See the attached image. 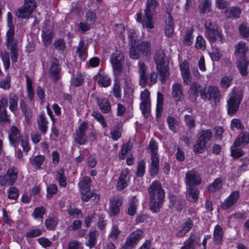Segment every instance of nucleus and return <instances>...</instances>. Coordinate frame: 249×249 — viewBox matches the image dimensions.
Here are the masks:
<instances>
[{
  "label": "nucleus",
  "mask_w": 249,
  "mask_h": 249,
  "mask_svg": "<svg viewBox=\"0 0 249 249\" xmlns=\"http://www.w3.org/2000/svg\"><path fill=\"white\" fill-rule=\"evenodd\" d=\"M97 104L101 112L108 113L111 110V105L108 100L106 98L97 99Z\"/></svg>",
  "instance_id": "obj_39"
},
{
  "label": "nucleus",
  "mask_w": 249,
  "mask_h": 249,
  "mask_svg": "<svg viewBox=\"0 0 249 249\" xmlns=\"http://www.w3.org/2000/svg\"><path fill=\"white\" fill-rule=\"evenodd\" d=\"M169 208H174L178 212H180L183 210L185 201L183 198H178L175 195L171 194L169 196Z\"/></svg>",
  "instance_id": "obj_22"
},
{
  "label": "nucleus",
  "mask_w": 249,
  "mask_h": 249,
  "mask_svg": "<svg viewBox=\"0 0 249 249\" xmlns=\"http://www.w3.org/2000/svg\"><path fill=\"white\" fill-rule=\"evenodd\" d=\"M8 27V30L6 34L5 46L9 50L11 59L13 63L18 61V41L15 39V25Z\"/></svg>",
  "instance_id": "obj_6"
},
{
  "label": "nucleus",
  "mask_w": 249,
  "mask_h": 249,
  "mask_svg": "<svg viewBox=\"0 0 249 249\" xmlns=\"http://www.w3.org/2000/svg\"><path fill=\"white\" fill-rule=\"evenodd\" d=\"M144 232L140 229H137L131 232L126 238L122 247L124 249H133L136 247L139 242L144 237Z\"/></svg>",
  "instance_id": "obj_12"
},
{
  "label": "nucleus",
  "mask_w": 249,
  "mask_h": 249,
  "mask_svg": "<svg viewBox=\"0 0 249 249\" xmlns=\"http://www.w3.org/2000/svg\"><path fill=\"white\" fill-rule=\"evenodd\" d=\"M37 124L40 131L43 134H45L47 131L48 122L44 111L40 113Z\"/></svg>",
  "instance_id": "obj_34"
},
{
  "label": "nucleus",
  "mask_w": 249,
  "mask_h": 249,
  "mask_svg": "<svg viewBox=\"0 0 249 249\" xmlns=\"http://www.w3.org/2000/svg\"><path fill=\"white\" fill-rule=\"evenodd\" d=\"M240 197V191L236 190L232 192L220 204L221 208L223 210H227L233 206L235 205L238 202Z\"/></svg>",
  "instance_id": "obj_20"
},
{
  "label": "nucleus",
  "mask_w": 249,
  "mask_h": 249,
  "mask_svg": "<svg viewBox=\"0 0 249 249\" xmlns=\"http://www.w3.org/2000/svg\"><path fill=\"white\" fill-rule=\"evenodd\" d=\"M132 149V145L129 141L125 144H124L120 151L119 152L118 157L120 160H123L125 159L127 154Z\"/></svg>",
  "instance_id": "obj_46"
},
{
  "label": "nucleus",
  "mask_w": 249,
  "mask_h": 249,
  "mask_svg": "<svg viewBox=\"0 0 249 249\" xmlns=\"http://www.w3.org/2000/svg\"><path fill=\"white\" fill-rule=\"evenodd\" d=\"M193 33V29H191L187 31L183 40V44L185 46H189L193 44V39L194 37Z\"/></svg>",
  "instance_id": "obj_56"
},
{
  "label": "nucleus",
  "mask_w": 249,
  "mask_h": 249,
  "mask_svg": "<svg viewBox=\"0 0 249 249\" xmlns=\"http://www.w3.org/2000/svg\"><path fill=\"white\" fill-rule=\"evenodd\" d=\"M45 226L47 230L49 231H54L58 224L57 218L54 216H49L45 220Z\"/></svg>",
  "instance_id": "obj_47"
},
{
  "label": "nucleus",
  "mask_w": 249,
  "mask_h": 249,
  "mask_svg": "<svg viewBox=\"0 0 249 249\" xmlns=\"http://www.w3.org/2000/svg\"><path fill=\"white\" fill-rule=\"evenodd\" d=\"M55 179L58 182L59 186L64 188L67 186V177L65 176V170L63 168H59L57 170Z\"/></svg>",
  "instance_id": "obj_38"
},
{
  "label": "nucleus",
  "mask_w": 249,
  "mask_h": 249,
  "mask_svg": "<svg viewBox=\"0 0 249 249\" xmlns=\"http://www.w3.org/2000/svg\"><path fill=\"white\" fill-rule=\"evenodd\" d=\"M46 213V209L43 206L35 208L32 215L36 220H43V216Z\"/></svg>",
  "instance_id": "obj_50"
},
{
  "label": "nucleus",
  "mask_w": 249,
  "mask_h": 249,
  "mask_svg": "<svg viewBox=\"0 0 249 249\" xmlns=\"http://www.w3.org/2000/svg\"><path fill=\"white\" fill-rule=\"evenodd\" d=\"M129 172L128 170L123 171L118 178L117 181V189L119 191H123L126 188L128 185V182L130 178L128 176Z\"/></svg>",
  "instance_id": "obj_23"
},
{
  "label": "nucleus",
  "mask_w": 249,
  "mask_h": 249,
  "mask_svg": "<svg viewBox=\"0 0 249 249\" xmlns=\"http://www.w3.org/2000/svg\"><path fill=\"white\" fill-rule=\"evenodd\" d=\"M241 13L240 9L236 6L228 7L226 9L224 14L228 18H238Z\"/></svg>",
  "instance_id": "obj_33"
},
{
  "label": "nucleus",
  "mask_w": 249,
  "mask_h": 249,
  "mask_svg": "<svg viewBox=\"0 0 249 249\" xmlns=\"http://www.w3.org/2000/svg\"><path fill=\"white\" fill-rule=\"evenodd\" d=\"M248 51L245 42L240 41L238 43L235 53L237 58L236 65L239 73L243 76H246L248 73L247 70L249 65V57L247 56Z\"/></svg>",
  "instance_id": "obj_3"
},
{
  "label": "nucleus",
  "mask_w": 249,
  "mask_h": 249,
  "mask_svg": "<svg viewBox=\"0 0 249 249\" xmlns=\"http://www.w3.org/2000/svg\"><path fill=\"white\" fill-rule=\"evenodd\" d=\"M202 89H201V85L197 82H194L190 85L188 90L189 98L190 101L195 103L196 102L199 93L201 96V92Z\"/></svg>",
  "instance_id": "obj_21"
},
{
  "label": "nucleus",
  "mask_w": 249,
  "mask_h": 249,
  "mask_svg": "<svg viewBox=\"0 0 249 249\" xmlns=\"http://www.w3.org/2000/svg\"><path fill=\"white\" fill-rule=\"evenodd\" d=\"M98 232L96 230L90 231L88 236V240L85 242V245L89 249L94 248L97 244V234Z\"/></svg>",
  "instance_id": "obj_40"
},
{
  "label": "nucleus",
  "mask_w": 249,
  "mask_h": 249,
  "mask_svg": "<svg viewBox=\"0 0 249 249\" xmlns=\"http://www.w3.org/2000/svg\"><path fill=\"white\" fill-rule=\"evenodd\" d=\"M224 232L223 229L219 225H216L213 233V241L215 245H221L223 243Z\"/></svg>",
  "instance_id": "obj_28"
},
{
  "label": "nucleus",
  "mask_w": 249,
  "mask_h": 249,
  "mask_svg": "<svg viewBox=\"0 0 249 249\" xmlns=\"http://www.w3.org/2000/svg\"><path fill=\"white\" fill-rule=\"evenodd\" d=\"M213 134L211 129L202 130L197 134L196 144L193 146V150L196 154L203 153L209 148Z\"/></svg>",
  "instance_id": "obj_5"
},
{
  "label": "nucleus",
  "mask_w": 249,
  "mask_h": 249,
  "mask_svg": "<svg viewBox=\"0 0 249 249\" xmlns=\"http://www.w3.org/2000/svg\"><path fill=\"white\" fill-rule=\"evenodd\" d=\"M18 173V169L17 167H10L3 176H0V185L2 186L7 184L9 186H13L17 180Z\"/></svg>",
  "instance_id": "obj_10"
},
{
  "label": "nucleus",
  "mask_w": 249,
  "mask_h": 249,
  "mask_svg": "<svg viewBox=\"0 0 249 249\" xmlns=\"http://www.w3.org/2000/svg\"><path fill=\"white\" fill-rule=\"evenodd\" d=\"M140 109L142 111V114L145 117H148L150 113V102L142 101Z\"/></svg>",
  "instance_id": "obj_53"
},
{
  "label": "nucleus",
  "mask_w": 249,
  "mask_h": 249,
  "mask_svg": "<svg viewBox=\"0 0 249 249\" xmlns=\"http://www.w3.org/2000/svg\"><path fill=\"white\" fill-rule=\"evenodd\" d=\"M185 182L187 187H195L201 183V178L197 172L192 169L186 173Z\"/></svg>",
  "instance_id": "obj_19"
},
{
  "label": "nucleus",
  "mask_w": 249,
  "mask_h": 249,
  "mask_svg": "<svg viewBox=\"0 0 249 249\" xmlns=\"http://www.w3.org/2000/svg\"><path fill=\"white\" fill-rule=\"evenodd\" d=\"M18 196V189L16 187L11 186L8 190V198L9 199L17 200Z\"/></svg>",
  "instance_id": "obj_62"
},
{
  "label": "nucleus",
  "mask_w": 249,
  "mask_h": 249,
  "mask_svg": "<svg viewBox=\"0 0 249 249\" xmlns=\"http://www.w3.org/2000/svg\"><path fill=\"white\" fill-rule=\"evenodd\" d=\"M123 79L124 81V85L127 87V89L124 90V97L126 98L127 102L129 104L133 103V92L134 89L128 86L130 78L127 75L124 77Z\"/></svg>",
  "instance_id": "obj_31"
},
{
  "label": "nucleus",
  "mask_w": 249,
  "mask_h": 249,
  "mask_svg": "<svg viewBox=\"0 0 249 249\" xmlns=\"http://www.w3.org/2000/svg\"><path fill=\"white\" fill-rule=\"evenodd\" d=\"M10 145L13 147L18 146L19 142L23 151L27 153L31 149L27 136L22 137L19 129L15 125L11 126L8 136Z\"/></svg>",
  "instance_id": "obj_4"
},
{
  "label": "nucleus",
  "mask_w": 249,
  "mask_h": 249,
  "mask_svg": "<svg viewBox=\"0 0 249 249\" xmlns=\"http://www.w3.org/2000/svg\"><path fill=\"white\" fill-rule=\"evenodd\" d=\"M10 122V116L7 114V109L2 108V110L0 111V124H4Z\"/></svg>",
  "instance_id": "obj_63"
},
{
  "label": "nucleus",
  "mask_w": 249,
  "mask_h": 249,
  "mask_svg": "<svg viewBox=\"0 0 249 249\" xmlns=\"http://www.w3.org/2000/svg\"><path fill=\"white\" fill-rule=\"evenodd\" d=\"M166 121L169 129L174 133L177 132V128L176 125L178 124V121L173 116H168L166 118Z\"/></svg>",
  "instance_id": "obj_54"
},
{
  "label": "nucleus",
  "mask_w": 249,
  "mask_h": 249,
  "mask_svg": "<svg viewBox=\"0 0 249 249\" xmlns=\"http://www.w3.org/2000/svg\"><path fill=\"white\" fill-rule=\"evenodd\" d=\"M195 47L197 49L204 51L206 48V42L202 36L199 35L196 37L195 43Z\"/></svg>",
  "instance_id": "obj_61"
},
{
  "label": "nucleus",
  "mask_w": 249,
  "mask_h": 249,
  "mask_svg": "<svg viewBox=\"0 0 249 249\" xmlns=\"http://www.w3.org/2000/svg\"><path fill=\"white\" fill-rule=\"evenodd\" d=\"M92 116L100 124L103 128H105L107 126L106 120L103 115L99 112L93 111L92 113Z\"/></svg>",
  "instance_id": "obj_59"
},
{
  "label": "nucleus",
  "mask_w": 249,
  "mask_h": 249,
  "mask_svg": "<svg viewBox=\"0 0 249 249\" xmlns=\"http://www.w3.org/2000/svg\"><path fill=\"white\" fill-rule=\"evenodd\" d=\"M163 95L160 91L157 93L156 116L157 118H160L161 117L163 111Z\"/></svg>",
  "instance_id": "obj_35"
},
{
  "label": "nucleus",
  "mask_w": 249,
  "mask_h": 249,
  "mask_svg": "<svg viewBox=\"0 0 249 249\" xmlns=\"http://www.w3.org/2000/svg\"><path fill=\"white\" fill-rule=\"evenodd\" d=\"M58 191V187L55 184H51L47 188L46 196L48 199H51L53 196Z\"/></svg>",
  "instance_id": "obj_64"
},
{
  "label": "nucleus",
  "mask_w": 249,
  "mask_h": 249,
  "mask_svg": "<svg viewBox=\"0 0 249 249\" xmlns=\"http://www.w3.org/2000/svg\"><path fill=\"white\" fill-rule=\"evenodd\" d=\"M243 98L241 92H233L227 101L228 114L233 116L238 110L240 105Z\"/></svg>",
  "instance_id": "obj_8"
},
{
  "label": "nucleus",
  "mask_w": 249,
  "mask_h": 249,
  "mask_svg": "<svg viewBox=\"0 0 249 249\" xmlns=\"http://www.w3.org/2000/svg\"><path fill=\"white\" fill-rule=\"evenodd\" d=\"M188 194L186 197L187 200L192 202H196L198 198L199 191L195 187H187Z\"/></svg>",
  "instance_id": "obj_42"
},
{
  "label": "nucleus",
  "mask_w": 249,
  "mask_h": 249,
  "mask_svg": "<svg viewBox=\"0 0 249 249\" xmlns=\"http://www.w3.org/2000/svg\"><path fill=\"white\" fill-rule=\"evenodd\" d=\"M61 67L59 64V60L55 57L53 58L48 70V75L52 80V81L56 83L61 77Z\"/></svg>",
  "instance_id": "obj_16"
},
{
  "label": "nucleus",
  "mask_w": 249,
  "mask_h": 249,
  "mask_svg": "<svg viewBox=\"0 0 249 249\" xmlns=\"http://www.w3.org/2000/svg\"><path fill=\"white\" fill-rule=\"evenodd\" d=\"M199 220L197 216L187 217L181 225V229L176 233V236L178 238L185 236L194 227V220Z\"/></svg>",
  "instance_id": "obj_18"
},
{
  "label": "nucleus",
  "mask_w": 249,
  "mask_h": 249,
  "mask_svg": "<svg viewBox=\"0 0 249 249\" xmlns=\"http://www.w3.org/2000/svg\"><path fill=\"white\" fill-rule=\"evenodd\" d=\"M110 61L112 64L114 75L118 78L123 71L124 62V55L121 52L117 51L111 54Z\"/></svg>",
  "instance_id": "obj_9"
},
{
  "label": "nucleus",
  "mask_w": 249,
  "mask_h": 249,
  "mask_svg": "<svg viewBox=\"0 0 249 249\" xmlns=\"http://www.w3.org/2000/svg\"><path fill=\"white\" fill-rule=\"evenodd\" d=\"M45 160V157L42 155H37L30 158V162L33 167L40 169Z\"/></svg>",
  "instance_id": "obj_44"
},
{
  "label": "nucleus",
  "mask_w": 249,
  "mask_h": 249,
  "mask_svg": "<svg viewBox=\"0 0 249 249\" xmlns=\"http://www.w3.org/2000/svg\"><path fill=\"white\" fill-rule=\"evenodd\" d=\"M8 99L10 104L9 109L11 112H14L18 108L19 97L17 94L11 92L8 96Z\"/></svg>",
  "instance_id": "obj_41"
},
{
  "label": "nucleus",
  "mask_w": 249,
  "mask_h": 249,
  "mask_svg": "<svg viewBox=\"0 0 249 249\" xmlns=\"http://www.w3.org/2000/svg\"><path fill=\"white\" fill-rule=\"evenodd\" d=\"M233 80L231 76H225L222 78L220 82V86L222 89H228L231 86Z\"/></svg>",
  "instance_id": "obj_60"
},
{
  "label": "nucleus",
  "mask_w": 249,
  "mask_h": 249,
  "mask_svg": "<svg viewBox=\"0 0 249 249\" xmlns=\"http://www.w3.org/2000/svg\"><path fill=\"white\" fill-rule=\"evenodd\" d=\"M212 1L211 0H204L199 6L198 10L201 15L209 13L211 12Z\"/></svg>",
  "instance_id": "obj_51"
},
{
  "label": "nucleus",
  "mask_w": 249,
  "mask_h": 249,
  "mask_svg": "<svg viewBox=\"0 0 249 249\" xmlns=\"http://www.w3.org/2000/svg\"><path fill=\"white\" fill-rule=\"evenodd\" d=\"M147 149L150 151L151 158L153 157H160L158 151V145L157 142L152 139L149 142L148 145Z\"/></svg>",
  "instance_id": "obj_52"
},
{
  "label": "nucleus",
  "mask_w": 249,
  "mask_h": 249,
  "mask_svg": "<svg viewBox=\"0 0 249 249\" xmlns=\"http://www.w3.org/2000/svg\"><path fill=\"white\" fill-rule=\"evenodd\" d=\"M221 96L220 90L216 86H209L206 92V88L202 89L201 92V98L204 101H218Z\"/></svg>",
  "instance_id": "obj_15"
},
{
  "label": "nucleus",
  "mask_w": 249,
  "mask_h": 249,
  "mask_svg": "<svg viewBox=\"0 0 249 249\" xmlns=\"http://www.w3.org/2000/svg\"><path fill=\"white\" fill-rule=\"evenodd\" d=\"M88 128V124L84 121L79 125L75 130V142L79 145L86 144L88 142V137L86 135V131Z\"/></svg>",
  "instance_id": "obj_17"
},
{
  "label": "nucleus",
  "mask_w": 249,
  "mask_h": 249,
  "mask_svg": "<svg viewBox=\"0 0 249 249\" xmlns=\"http://www.w3.org/2000/svg\"><path fill=\"white\" fill-rule=\"evenodd\" d=\"M159 5V3L157 0H147L144 10V16H143L142 10L140 11L135 15L136 21L142 23L146 28L153 29L154 26L153 23V16L156 13Z\"/></svg>",
  "instance_id": "obj_2"
},
{
  "label": "nucleus",
  "mask_w": 249,
  "mask_h": 249,
  "mask_svg": "<svg viewBox=\"0 0 249 249\" xmlns=\"http://www.w3.org/2000/svg\"><path fill=\"white\" fill-rule=\"evenodd\" d=\"M151 164L149 167V172L152 177L157 175L160 171V157L151 158Z\"/></svg>",
  "instance_id": "obj_32"
},
{
  "label": "nucleus",
  "mask_w": 249,
  "mask_h": 249,
  "mask_svg": "<svg viewBox=\"0 0 249 249\" xmlns=\"http://www.w3.org/2000/svg\"><path fill=\"white\" fill-rule=\"evenodd\" d=\"M238 147H234L233 142L230 148L231 156L234 159H238L244 155V152L242 149L238 148Z\"/></svg>",
  "instance_id": "obj_57"
},
{
  "label": "nucleus",
  "mask_w": 249,
  "mask_h": 249,
  "mask_svg": "<svg viewBox=\"0 0 249 249\" xmlns=\"http://www.w3.org/2000/svg\"><path fill=\"white\" fill-rule=\"evenodd\" d=\"M54 36V33L52 30L49 29L42 31L41 34L42 41L44 46H50L53 41Z\"/></svg>",
  "instance_id": "obj_36"
},
{
  "label": "nucleus",
  "mask_w": 249,
  "mask_h": 249,
  "mask_svg": "<svg viewBox=\"0 0 249 249\" xmlns=\"http://www.w3.org/2000/svg\"><path fill=\"white\" fill-rule=\"evenodd\" d=\"M139 85L143 88L146 87L149 77L146 74V68L144 62H139Z\"/></svg>",
  "instance_id": "obj_25"
},
{
  "label": "nucleus",
  "mask_w": 249,
  "mask_h": 249,
  "mask_svg": "<svg viewBox=\"0 0 249 249\" xmlns=\"http://www.w3.org/2000/svg\"><path fill=\"white\" fill-rule=\"evenodd\" d=\"M76 53L78 54L79 58L84 62L88 56V47L85 46V42L83 40H80L78 43V46L76 49Z\"/></svg>",
  "instance_id": "obj_27"
},
{
  "label": "nucleus",
  "mask_w": 249,
  "mask_h": 249,
  "mask_svg": "<svg viewBox=\"0 0 249 249\" xmlns=\"http://www.w3.org/2000/svg\"><path fill=\"white\" fill-rule=\"evenodd\" d=\"M233 142L234 147L247 145L249 143V132L247 131L241 132Z\"/></svg>",
  "instance_id": "obj_26"
},
{
  "label": "nucleus",
  "mask_w": 249,
  "mask_h": 249,
  "mask_svg": "<svg viewBox=\"0 0 249 249\" xmlns=\"http://www.w3.org/2000/svg\"><path fill=\"white\" fill-rule=\"evenodd\" d=\"M26 81L27 96L30 101L32 102L35 96V93L33 90L32 81L29 76L26 75Z\"/></svg>",
  "instance_id": "obj_49"
},
{
  "label": "nucleus",
  "mask_w": 249,
  "mask_h": 249,
  "mask_svg": "<svg viewBox=\"0 0 249 249\" xmlns=\"http://www.w3.org/2000/svg\"><path fill=\"white\" fill-rule=\"evenodd\" d=\"M123 202L122 198H117L110 200L109 213L110 216H115L120 213V208L122 206Z\"/></svg>",
  "instance_id": "obj_24"
},
{
  "label": "nucleus",
  "mask_w": 249,
  "mask_h": 249,
  "mask_svg": "<svg viewBox=\"0 0 249 249\" xmlns=\"http://www.w3.org/2000/svg\"><path fill=\"white\" fill-rule=\"evenodd\" d=\"M222 186V180L220 178H217L213 183L207 187V190L210 193H213L220 190Z\"/></svg>",
  "instance_id": "obj_48"
},
{
  "label": "nucleus",
  "mask_w": 249,
  "mask_h": 249,
  "mask_svg": "<svg viewBox=\"0 0 249 249\" xmlns=\"http://www.w3.org/2000/svg\"><path fill=\"white\" fill-rule=\"evenodd\" d=\"M205 36L210 42L223 43V35L218 26L211 22L205 25Z\"/></svg>",
  "instance_id": "obj_7"
},
{
  "label": "nucleus",
  "mask_w": 249,
  "mask_h": 249,
  "mask_svg": "<svg viewBox=\"0 0 249 249\" xmlns=\"http://www.w3.org/2000/svg\"><path fill=\"white\" fill-rule=\"evenodd\" d=\"M172 96L175 101H182L184 99V96L182 90L181 85L176 83L172 86Z\"/></svg>",
  "instance_id": "obj_29"
},
{
  "label": "nucleus",
  "mask_w": 249,
  "mask_h": 249,
  "mask_svg": "<svg viewBox=\"0 0 249 249\" xmlns=\"http://www.w3.org/2000/svg\"><path fill=\"white\" fill-rule=\"evenodd\" d=\"M154 60L156 64L157 71L160 78V81L162 84H164L169 75V68L165 66L164 58L160 54L156 53L154 57Z\"/></svg>",
  "instance_id": "obj_11"
},
{
  "label": "nucleus",
  "mask_w": 249,
  "mask_h": 249,
  "mask_svg": "<svg viewBox=\"0 0 249 249\" xmlns=\"http://www.w3.org/2000/svg\"><path fill=\"white\" fill-rule=\"evenodd\" d=\"M36 6L35 0H24V5L18 10L16 16L22 18H29Z\"/></svg>",
  "instance_id": "obj_13"
},
{
  "label": "nucleus",
  "mask_w": 249,
  "mask_h": 249,
  "mask_svg": "<svg viewBox=\"0 0 249 249\" xmlns=\"http://www.w3.org/2000/svg\"><path fill=\"white\" fill-rule=\"evenodd\" d=\"M137 45L138 51L141 53V54L147 56L150 54L151 45L149 42L142 41Z\"/></svg>",
  "instance_id": "obj_45"
},
{
  "label": "nucleus",
  "mask_w": 249,
  "mask_h": 249,
  "mask_svg": "<svg viewBox=\"0 0 249 249\" xmlns=\"http://www.w3.org/2000/svg\"><path fill=\"white\" fill-rule=\"evenodd\" d=\"M149 197V207L153 213H158L162 208L165 198V192L160 182L154 180L147 189Z\"/></svg>",
  "instance_id": "obj_1"
},
{
  "label": "nucleus",
  "mask_w": 249,
  "mask_h": 249,
  "mask_svg": "<svg viewBox=\"0 0 249 249\" xmlns=\"http://www.w3.org/2000/svg\"><path fill=\"white\" fill-rule=\"evenodd\" d=\"M42 233V230L38 228H35L28 230L24 236L26 238H32L41 235Z\"/></svg>",
  "instance_id": "obj_55"
},
{
  "label": "nucleus",
  "mask_w": 249,
  "mask_h": 249,
  "mask_svg": "<svg viewBox=\"0 0 249 249\" xmlns=\"http://www.w3.org/2000/svg\"><path fill=\"white\" fill-rule=\"evenodd\" d=\"M53 46L55 49L60 53H62L65 50L66 43L63 38H59L55 40L53 43Z\"/></svg>",
  "instance_id": "obj_58"
},
{
  "label": "nucleus",
  "mask_w": 249,
  "mask_h": 249,
  "mask_svg": "<svg viewBox=\"0 0 249 249\" xmlns=\"http://www.w3.org/2000/svg\"><path fill=\"white\" fill-rule=\"evenodd\" d=\"M146 160L142 159L137 162L135 176L138 178H142L144 177L146 172Z\"/></svg>",
  "instance_id": "obj_37"
},
{
  "label": "nucleus",
  "mask_w": 249,
  "mask_h": 249,
  "mask_svg": "<svg viewBox=\"0 0 249 249\" xmlns=\"http://www.w3.org/2000/svg\"><path fill=\"white\" fill-rule=\"evenodd\" d=\"M97 76V84L100 87L107 88L111 83V79L108 74L105 72L98 73Z\"/></svg>",
  "instance_id": "obj_30"
},
{
  "label": "nucleus",
  "mask_w": 249,
  "mask_h": 249,
  "mask_svg": "<svg viewBox=\"0 0 249 249\" xmlns=\"http://www.w3.org/2000/svg\"><path fill=\"white\" fill-rule=\"evenodd\" d=\"M91 179L88 176L84 177L81 181L79 183V186L80 188L81 198L84 202H88L91 198Z\"/></svg>",
  "instance_id": "obj_14"
},
{
  "label": "nucleus",
  "mask_w": 249,
  "mask_h": 249,
  "mask_svg": "<svg viewBox=\"0 0 249 249\" xmlns=\"http://www.w3.org/2000/svg\"><path fill=\"white\" fill-rule=\"evenodd\" d=\"M138 205V200L136 198V196H133L128 203L127 212V214L131 216H134L137 212Z\"/></svg>",
  "instance_id": "obj_43"
}]
</instances>
